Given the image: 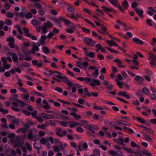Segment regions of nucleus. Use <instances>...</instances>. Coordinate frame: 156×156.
Listing matches in <instances>:
<instances>
[{"label":"nucleus","instance_id":"864d4df0","mask_svg":"<svg viewBox=\"0 0 156 156\" xmlns=\"http://www.w3.org/2000/svg\"><path fill=\"white\" fill-rule=\"evenodd\" d=\"M23 113L27 115V116H29L30 115H31V112L25 110H23Z\"/></svg>","mask_w":156,"mask_h":156},{"label":"nucleus","instance_id":"603ef678","mask_svg":"<svg viewBox=\"0 0 156 156\" xmlns=\"http://www.w3.org/2000/svg\"><path fill=\"white\" fill-rule=\"evenodd\" d=\"M85 101L86 100L83 99H79L78 100V102L81 105L83 104Z\"/></svg>","mask_w":156,"mask_h":156},{"label":"nucleus","instance_id":"c85d7f7f","mask_svg":"<svg viewBox=\"0 0 156 156\" xmlns=\"http://www.w3.org/2000/svg\"><path fill=\"white\" fill-rule=\"evenodd\" d=\"M42 49L44 52L45 54H48L50 52L49 49L47 47L44 46Z\"/></svg>","mask_w":156,"mask_h":156},{"label":"nucleus","instance_id":"423d86ee","mask_svg":"<svg viewBox=\"0 0 156 156\" xmlns=\"http://www.w3.org/2000/svg\"><path fill=\"white\" fill-rule=\"evenodd\" d=\"M109 1L115 6L117 7L122 12H125V11L122 9L120 5L116 4L118 2V0H109Z\"/></svg>","mask_w":156,"mask_h":156},{"label":"nucleus","instance_id":"9b49d317","mask_svg":"<svg viewBox=\"0 0 156 156\" xmlns=\"http://www.w3.org/2000/svg\"><path fill=\"white\" fill-rule=\"evenodd\" d=\"M21 97L23 99V100L27 103L30 102V101L29 100V94H23L21 95Z\"/></svg>","mask_w":156,"mask_h":156},{"label":"nucleus","instance_id":"a19ab883","mask_svg":"<svg viewBox=\"0 0 156 156\" xmlns=\"http://www.w3.org/2000/svg\"><path fill=\"white\" fill-rule=\"evenodd\" d=\"M77 125H78L77 122L75 121H73L72 122V123L70 124L69 125V126L71 128H73L74 126H76Z\"/></svg>","mask_w":156,"mask_h":156},{"label":"nucleus","instance_id":"de8ad7c7","mask_svg":"<svg viewBox=\"0 0 156 156\" xmlns=\"http://www.w3.org/2000/svg\"><path fill=\"white\" fill-rule=\"evenodd\" d=\"M76 64L77 67H79V68L81 69L83 68V67L82 63L78 61L77 62Z\"/></svg>","mask_w":156,"mask_h":156},{"label":"nucleus","instance_id":"4be33fe9","mask_svg":"<svg viewBox=\"0 0 156 156\" xmlns=\"http://www.w3.org/2000/svg\"><path fill=\"white\" fill-rule=\"evenodd\" d=\"M85 55L91 58H94L95 55V53L92 51H90L89 53L87 52L85 53Z\"/></svg>","mask_w":156,"mask_h":156},{"label":"nucleus","instance_id":"774afa93","mask_svg":"<svg viewBox=\"0 0 156 156\" xmlns=\"http://www.w3.org/2000/svg\"><path fill=\"white\" fill-rule=\"evenodd\" d=\"M146 22L149 26H152V24L151 23L152 21L151 20L147 19L146 20Z\"/></svg>","mask_w":156,"mask_h":156},{"label":"nucleus","instance_id":"4468645a","mask_svg":"<svg viewBox=\"0 0 156 156\" xmlns=\"http://www.w3.org/2000/svg\"><path fill=\"white\" fill-rule=\"evenodd\" d=\"M113 61H114L115 62L117 63L118 66L119 67H125V66L122 65V62L119 59L116 58Z\"/></svg>","mask_w":156,"mask_h":156},{"label":"nucleus","instance_id":"e2e57ef3","mask_svg":"<svg viewBox=\"0 0 156 156\" xmlns=\"http://www.w3.org/2000/svg\"><path fill=\"white\" fill-rule=\"evenodd\" d=\"M76 129L77 131L79 133H82L83 131V129L81 127H78Z\"/></svg>","mask_w":156,"mask_h":156},{"label":"nucleus","instance_id":"8fccbe9b","mask_svg":"<svg viewBox=\"0 0 156 156\" xmlns=\"http://www.w3.org/2000/svg\"><path fill=\"white\" fill-rule=\"evenodd\" d=\"M55 34V33L53 32V31L52 32H51L49 33L47 37L49 39H50L54 36Z\"/></svg>","mask_w":156,"mask_h":156},{"label":"nucleus","instance_id":"69168bd1","mask_svg":"<svg viewBox=\"0 0 156 156\" xmlns=\"http://www.w3.org/2000/svg\"><path fill=\"white\" fill-rule=\"evenodd\" d=\"M82 30L84 32H86L87 33H90V30L86 28L85 27H83L82 28Z\"/></svg>","mask_w":156,"mask_h":156},{"label":"nucleus","instance_id":"e433bc0d","mask_svg":"<svg viewBox=\"0 0 156 156\" xmlns=\"http://www.w3.org/2000/svg\"><path fill=\"white\" fill-rule=\"evenodd\" d=\"M38 113V112L36 110H34L33 112L31 113V115L34 118H36L37 116V114Z\"/></svg>","mask_w":156,"mask_h":156},{"label":"nucleus","instance_id":"bf43d9fd","mask_svg":"<svg viewBox=\"0 0 156 156\" xmlns=\"http://www.w3.org/2000/svg\"><path fill=\"white\" fill-rule=\"evenodd\" d=\"M46 142L47 141L44 138H43L42 139H41L40 141V143L43 144H45L46 143Z\"/></svg>","mask_w":156,"mask_h":156},{"label":"nucleus","instance_id":"a878e982","mask_svg":"<svg viewBox=\"0 0 156 156\" xmlns=\"http://www.w3.org/2000/svg\"><path fill=\"white\" fill-rule=\"evenodd\" d=\"M25 104L23 105H22V104L21 105H20V106L21 107H23V106H25V105H27V109L30 110V111H33V110H34V109L33 108H32V106H31V105H28V104H27L26 103H25Z\"/></svg>","mask_w":156,"mask_h":156},{"label":"nucleus","instance_id":"37998d69","mask_svg":"<svg viewBox=\"0 0 156 156\" xmlns=\"http://www.w3.org/2000/svg\"><path fill=\"white\" fill-rule=\"evenodd\" d=\"M25 17L27 18H31L32 17L33 15L31 12H27V14L25 15Z\"/></svg>","mask_w":156,"mask_h":156},{"label":"nucleus","instance_id":"09e8293b","mask_svg":"<svg viewBox=\"0 0 156 156\" xmlns=\"http://www.w3.org/2000/svg\"><path fill=\"white\" fill-rule=\"evenodd\" d=\"M6 16L9 18H12L13 16V14L11 12H9L7 13Z\"/></svg>","mask_w":156,"mask_h":156},{"label":"nucleus","instance_id":"680f3d73","mask_svg":"<svg viewBox=\"0 0 156 156\" xmlns=\"http://www.w3.org/2000/svg\"><path fill=\"white\" fill-rule=\"evenodd\" d=\"M143 90L144 92L146 94H148L149 93V92L146 87H144L143 89Z\"/></svg>","mask_w":156,"mask_h":156},{"label":"nucleus","instance_id":"412c9836","mask_svg":"<svg viewBox=\"0 0 156 156\" xmlns=\"http://www.w3.org/2000/svg\"><path fill=\"white\" fill-rule=\"evenodd\" d=\"M95 47L99 49L102 52H105V50L104 48L101 47V45L100 44H97L95 45Z\"/></svg>","mask_w":156,"mask_h":156},{"label":"nucleus","instance_id":"2f4dec72","mask_svg":"<svg viewBox=\"0 0 156 156\" xmlns=\"http://www.w3.org/2000/svg\"><path fill=\"white\" fill-rule=\"evenodd\" d=\"M134 79L137 81H139V82H142L144 81V79L142 77L140 76H136L135 78Z\"/></svg>","mask_w":156,"mask_h":156},{"label":"nucleus","instance_id":"f3484780","mask_svg":"<svg viewBox=\"0 0 156 156\" xmlns=\"http://www.w3.org/2000/svg\"><path fill=\"white\" fill-rule=\"evenodd\" d=\"M59 19L60 20L62 21H63L64 22L65 24L66 25H69L71 23L70 21L68 20L65 19L63 17H60L59 18Z\"/></svg>","mask_w":156,"mask_h":156},{"label":"nucleus","instance_id":"a211bd4d","mask_svg":"<svg viewBox=\"0 0 156 156\" xmlns=\"http://www.w3.org/2000/svg\"><path fill=\"white\" fill-rule=\"evenodd\" d=\"M133 41L136 43L139 44L141 45L144 44V42L139 39L136 38H134L133 39Z\"/></svg>","mask_w":156,"mask_h":156},{"label":"nucleus","instance_id":"1a4fd4ad","mask_svg":"<svg viewBox=\"0 0 156 156\" xmlns=\"http://www.w3.org/2000/svg\"><path fill=\"white\" fill-rule=\"evenodd\" d=\"M40 63H38V61L36 60H34L32 61V63L34 65L38 67H41L43 65L42 61H40Z\"/></svg>","mask_w":156,"mask_h":156},{"label":"nucleus","instance_id":"72a5a7b5","mask_svg":"<svg viewBox=\"0 0 156 156\" xmlns=\"http://www.w3.org/2000/svg\"><path fill=\"white\" fill-rule=\"evenodd\" d=\"M75 27L74 26L71 27V29H67L66 30V31L69 33H72L74 32V29H75Z\"/></svg>","mask_w":156,"mask_h":156},{"label":"nucleus","instance_id":"bb28decb","mask_svg":"<svg viewBox=\"0 0 156 156\" xmlns=\"http://www.w3.org/2000/svg\"><path fill=\"white\" fill-rule=\"evenodd\" d=\"M21 50L22 52L26 55H28L29 51L25 47L22 46Z\"/></svg>","mask_w":156,"mask_h":156},{"label":"nucleus","instance_id":"cd10ccee","mask_svg":"<svg viewBox=\"0 0 156 156\" xmlns=\"http://www.w3.org/2000/svg\"><path fill=\"white\" fill-rule=\"evenodd\" d=\"M99 74V70L96 69L95 70L94 73L91 74L92 76L94 78H96Z\"/></svg>","mask_w":156,"mask_h":156},{"label":"nucleus","instance_id":"20e7f679","mask_svg":"<svg viewBox=\"0 0 156 156\" xmlns=\"http://www.w3.org/2000/svg\"><path fill=\"white\" fill-rule=\"evenodd\" d=\"M24 33H25V36L29 37H31L32 39L33 40H37V38L35 36L32 35L29 32V30L26 27H24L23 29Z\"/></svg>","mask_w":156,"mask_h":156},{"label":"nucleus","instance_id":"c03bdc74","mask_svg":"<svg viewBox=\"0 0 156 156\" xmlns=\"http://www.w3.org/2000/svg\"><path fill=\"white\" fill-rule=\"evenodd\" d=\"M137 121L142 123L145 124L146 123V121L145 120L140 117L137 119Z\"/></svg>","mask_w":156,"mask_h":156},{"label":"nucleus","instance_id":"aec40b11","mask_svg":"<svg viewBox=\"0 0 156 156\" xmlns=\"http://www.w3.org/2000/svg\"><path fill=\"white\" fill-rule=\"evenodd\" d=\"M70 115L73 116L76 119H80L81 117L80 115L77 114L76 113H70Z\"/></svg>","mask_w":156,"mask_h":156},{"label":"nucleus","instance_id":"9d476101","mask_svg":"<svg viewBox=\"0 0 156 156\" xmlns=\"http://www.w3.org/2000/svg\"><path fill=\"white\" fill-rule=\"evenodd\" d=\"M68 78L65 77V78L63 79L62 81L66 83L67 84L69 87H71L73 85V82L68 80Z\"/></svg>","mask_w":156,"mask_h":156},{"label":"nucleus","instance_id":"3c124183","mask_svg":"<svg viewBox=\"0 0 156 156\" xmlns=\"http://www.w3.org/2000/svg\"><path fill=\"white\" fill-rule=\"evenodd\" d=\"M67 10L70 12H74L75 11L74 9L73 8V6H71V7H69L67 8Z\"/></svg>","mask_w":156,"mask_h":156},{"label":"nucleus","instance_id":"2eb2a0df","mask_svg":"<svg viewBox=\"0 0 156 156\" xmlns=\"http://www.w3.org/2000/svg\"><path fill=\"white\" fill-rule=\"evenodd\" d=\"M31 23L34 26L36 27L40 25L41 23L38 20H33L31 21Z\"/></svg>","mask_w":156,"mask_h":156},{"label":"nucleus","instance_id":"f03ea898","mask_svg":"<svg viewBox=\"0 0 156 156\" xmlns=\"http://www.w3.org/2000/svg\"><path fill=\"white\" fill-rule=\"evenodd\" d=\"M39 135L37 134L33 135L32 129H29V132H28V134L27 135L28 139L34 141H36L39 139Z\"/></svg>","mask_w":156,"mask_h":156},{"label":"nucleus","instance_id":"b1692460","mask_svg":"<svg viewBox=\"0 0 156 156\" xmlns=\"http://www.w3.org/2000/svg\"><path fill=\"white\" fill-rule=\"evenodd\" d=\"M123 140L124 139L123 138L120 137L119 139L117 140V143L118 144L125 145V144L123 143Z\"/></svg>","mask_w":156,"mask_h":156},{"label":"nucleus","instance_id":"7c9ffc66","mask_svg":"<svg viewBox=\"0 0 156 156\" xmlns=\"http://www.w3.org/2000/svg\"><path fill=\"white\" fill-rule=\"evenodd\" d=\"M88 89L87 88H85L83 90V93L85 95L87 96L88 97L91 96L90 93L88 91Z\"/></svg>","mask_w":156,"mask_h":156},{"label":"nucleus","instance_id":"5701e85b","mask_svg":"<svg viewBox=\"0 0 156 156\" xmlns=\"http://www.w3.org/2000/svg\"><path fill=\"white\" fill-rule=\"evenodd\" d=\"M139 126L140 127H142L144 128L147 132L151 133V132L154 133V131L151 129H150L147 128V127L144 126L142 125H139Z\"/></svg>","mask_w":156,"mask_h":156},{"label":"nucleus","instance_id":"4d7b16f0","mask_svg":"<svg viewBox=\"0 0 156 156\" xmlns=\"http://www.w3.org/2000/svg\"><path fill=\"white\" fill-rule=\"evenodd\" d=\"M37 127L38 128L44 129H45L46 126L44 124H42L41 125H39L37 126Z\"/></svg>","mask_w":156,"mask_h":156},{"label":"nucleus","instance_id":"a18cd8bd","mask_svg":"<svg viewBox=\"0 0 156 156\" xmlns=\"http://www.w3.org/2000/svg\"><path fill=\"white\" fill-rule=\"evenodd\" d=\"M6 41L10 43H14L15 41L14 39L11 37H9L7 39Z\"/></svg>","mask_w":156,"mask_h":156},{"label":"nucleus","instance_id":"393cba45","mask_svg":"<svg viewBox=\"0 0 156 156\" xmlns=\"http://www.w3.org/2000/svg\"><path fill=\"white\" fill-rule=\"evenodd\" d=\"M122 148L129 153L133 154L135 153V151H133L132 150L130 149L127 147H122Z\"/></svg>","mask_w":156,"mask_h":156},{"label":"nucleus","instance_id":"5fc2aeb1","mask_svg":"<svg viewBox=\"0 0 156 156\" xmlns=\"http://www.w3.org/2000/svg\"><path fill=\"white\" fill-rule=\"evenodd\" d=\"M5 23L7 25H11L12 23L11 20L9 19H7L5 20Z\"/></svg>","mask_w":156,"mask_h":156},{"label":"nucleus","instance_id":"c756f323","mask_svg":"<svg viewBox=\"0 0 156 156\" xmlns=\"http://www.w3.org/2000/svg\"><path fill=\"white\" fill-rule=\"evenodd\" d=\"M122 5H123L125 9H126L128 8L129 4L128 2L126 0H124L122 4Z\"/></svg>","mask_w":156,"mask_h":156},{"label":"nucleus","instance_id":"58836bf2","mask_svg":"<svg viewBox=\"0 0 156 156\" xmlns=\"http://www.w3.org/2000/svg\"><path fill=\"white\" fill-rule=\"evenodd\" d=\"M0 112L3 114H7L8 113V111L7 109H5L3 108H0Z\"/></svg>","mask_w":156,"mask_h":156},{"label":"nucleus","instance_id":"6e6d98bb","mask_svg":"<svg viewBox=\"0 0 156 156\" xmlns=\"http://www.w3.org/2000/svg\"><path fill=\"white\" fill-rule=\"evenodd\" d=\"M54 22L56 23V24L58 25L59 27H60L61 26V25L60 22L57 19H55L54 20Z\"/></svg>","mask_w":156,"mask_h":156},{"label":"nucleus","instance_id":"79ce46f5","mask_svg":"<svg viewBox=\"0 0 156 156\" xmlns=\"http://www.w3.org/2000/svg\"><path fill=\"white\" fill-rule=\"evenodd\" d=\"M122 121L123 122H121L120 121H118L117 122V124H118L119 125L123 124V125H128L129 126L130 125V124L129 123H126L125 121Z\"/></svg>","mask_w":156,"mask_h":156},{"label":"nucleus","instance_id":"0eeeda50","mask_svg":"<svg viewBox=\"0 0 156 156\" xmlns=\"http://www.w3.org/2000/svg\"><path fill=\"white\" fill-rule=\"evenodd\" d=\"M40 115L46 119H51L54 118L53 116L45 113H41L40 114Z\"/></svg>","mask_w":156,"mask_h":156},{"label":"nucleus","instance_id":"0e129e2a","mask_svg":"<svg viewBox=\"0 0 156 156\" xmlns=\"http://www.w3.org/2000/svg\"><path fill=\"white\" fill-rule=\"evenodd\" d=\"M118 94L119 95L125 97V96L126 95V93L125 92H122V91H120L118 93Z\"/></svg>","mask_w":156,"mask_h":156},{"label":"nucleus","instance_id":"ea45409f","mask_svg":"<svg viewBox=\"0 0 156 156\" xmlns=\"http://www.w3.org/2000/svg\"><path fill=\"white\" fill-rule=\"evenodd\" d=\"M59 123L63 126L66 127L69 123V122H63L60 121Z\"/></svg>","mask_w":156,"mask_h":156},{"label":"nucleus","instance_id":"f8f14e48","mask_svg":"<svg viewBox=\"0 0 156 156\" xmlns=\"http://www.w3.org/2000/svg\"><path fill=\"white\" fill-rule=\"evenodd\" d=\"M12 58L13 61L15 62H18V58L17 55L14 53H12L9 54Z\"/></svg>","mask_w":156,"mask_h":156},{"label":"nucleus","instance_id":"7ed1b4c3","mask_svg":"<svg viewBox=\"0 0 156 156\" xmlns=\"http://www.w3.org/2000/svg\"><path fill=\"white\" fill-rule=\"evenodd\" d=\"M18 95L17 94H14L12 95L11 97L9 98V100L10 101H17L20 104V105H23L25 104V103L20 100L18 99Z\"/></svg>","mask_w":156,"mask_h":156},{"label":"nucleus","instance_id":"4c0bfd02","mask_svg":"<svg viewBox=\"0 0 156 156\" xmlns=\"http://www.w3.org/2000/svg\"><path fill=\"white\" fill-rule=\"evenodd\" d=\"M39 107H43L44 109H49L50 106L48 104H46L45 105L42 106L41 105H39V106H38Z\"/></svg>","mask_w":156,"mask_h":156},{"label":"nucleus","instance_id":"052dcab7","mask_svg":"<svg viewBox=\"0 0 156 156\" xmlns=\"http://www.w3.org/2000/svg\"><path fill=\"white\" fill-rule=\"evenodd\" d=\"M26 145L28 149V150L29 151H32V148L30 147V146L29 143L28 142H26Z\"/></svg>","mask_w":156,"mask_h":156},{"label":"nucleus","instance_id":"49530a36","mask_svg":"<svg viewBox=\"0 0 156 156\" xmlns=\"http://www.w3.org/2000/svg\"><path fill=\"white\" fill-rule=\"evenodd\" d=\"M94 154L96 156H99L100 152L99 150L97 149H95L93 151Z\"/></svg>","mask_w":156,"mask_h":156},{"label":"nucleus","instance_id":"13d9d810","mask_svg":"<svg viewBox=\"0 0 156 156\" xmlns=\"http://www.w3.org/2000/svg\"><path fill=\"white\" fill-rule=\"evenodd\" d=\"M134 154L136 156H143L141 151L140 152L138 150H137L136 152H135Z\"/></svg>","mask_w":156,"mask_h":156},{"label":"nucleus","instance_id":"39448f33","mask_svg":"<svg viewBox=\"0 0 156 156\" xmlns=\"http://www.w3.org/2000/svg\"><path fill=\"white\" fill-rule=\"evenodd\" d=\"M83 42L87 45L91 46H94V44H92V43L93 42L94 43H95V42L93 41V40L92 39L90 38H89L87 37L84 38Z\"/></svg>","mask_w":156,"mask_h":156},{"label":"nucleus","instance_id":"6e6552de","mask_svg":"<svg viewBox=\"0 0 156 156\" xmlns=\"http://www.w3.org/2000/svg\"><path fill=\"white\" fill-rule=\"evenodd\" d=\"M92 83H90V85L94 87L96 85L99 86L101 85V83L98 80L92 79Z\"/></svg>","mask_w":156,"mask_h":156},{"label":"nucleus","instance_id":"473e14b6","mask_svg":"<svg viewBox=\"0 0 156 156\" xmlns=\"http://www.w3.org/2000/svg\"><path fill=\"white\" fill-rule=\"evenodd\" d=\"M149 54L150 55L149 59H152L154 60H156V55L151 52H149Z\"/></svg>","mask_w":156,"mask_h":156},{"label":"nucleus","instance_id":"dca6fc26","mask_svg":"<svg viewBox=\"0 0 156 156\" xmlns=\"http://www.w3.org/2000/svg\"><path fill=\"white\" fill-rule=\"evenodd\" d=\"M24 144V143L21 141H16L14 143V147H21L22 145Z\"/></svg>","mask_w":156,"mask_h":156},{"label":"nucleus","instance_id":"6ab92c4d","mask_svg":"<svg viewBox=\"0 0 156 156\" xmlns=\"http://www.w3.org/2000/svg\"><path fill=\"white\" fill-rule=\"evenodd\" d=\"M148 9L151 10L152 11H148L147 12V13L149 15L151 16L153 15V12H155L156 11L155 10L153 7H150L148 8Z\"/></svg>","mask_w":156,"mask_h":156},{"label":"nucleus","instance_id":"338daca9","mask_svg":"<svg viewBox=\"0 0 156 156\" xmlns=\"http://www.w3.org/2000/svg\"><path fill=\"white\" fill-rule=\"evenodd\" d=\"M33 47L32 48L33 50H34L35 51H38L39 50V48L38 46L34 44H33Z\"/></svg>","mask_w":156,"mask_h":156},{"label":"nucleus","instance_id":"f257e3e1","mask_svg":"<svg viewBox=\"0 0 156 156\" xmlns=\"http://www.w3.org/2000/svg\"><path fill=\"white\" fill-rule=\"evenodd\" d=\"M53 25L52 23L49 21H48L44 23V26L41 27L42 31V34H46L47 31V29H49L52 27Z\"/></svg>","mask_w":156,"mask_h":156},{"label":"nucleus","instance_id":"f704fd0d","mask_svg":"<svg viewBox=\"0 0 156 156\" xmlns=\"http://www.w3.org/2000/svg\"><path fill=\"white\" fill-rule=\"evenodd\" d=\"M34 5L37 9H42L41 5L38 3L36 2L34 3Z\"/></svg>","mask_w":156,"mask_h":156},{"label":"nucleus","instance_id":"c9c22d12","mask_svg":"<svg viewBox=\"0 0 156 156\" xmlns=\"http://www.w3.org/2000/svg\"><path fill=\"white\" fill-rule=\"evenodd\" d=\"M11 6V5H9L7 2H6L4 3V6L6 10H9Z\"/></svg>","mask_w":156,"mask_h":156},{"label":"nucleus","instance_id":"ddd939ff","mask_svg":"<svg viewBox=\"0 0 156 156\" xmlns=\"http://www.w3.org/2000/svg\"><path fill=\"white\" fill-rule=\"evenodd\" d=\"M136 12L139 15V16L142 18L144 17L143 15V11L141 9H140L138 8L135 9Z\"/></svg>","mask_w":156,"mask_h":156}]
</instances>
